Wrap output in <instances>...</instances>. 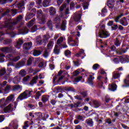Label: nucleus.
Wrapping results in <instances>:
<instances>
[{"mask_svg":"<svg viewBox=\"0 0 129 129\" xmlns=\"http://www.w3.org/2000/svg\"><path fill=\"white\" fill-rule=\"evenodd\" d=\"M64 54L66 56L69 57V56L71 55V51H70L69 50H66L64 52Z\"/></svg>","mask_w":129,"mask_h":129,"instance_id":"nucleus-56","label":"nucleus"},{"mask_svg":"<svg viewBox=\"0 0 129 129\" xmlns=\"http://www.w3.org/2000/svg\"><path fill=\"white\" fill-rule=\"evenodd\" d=\"M50 0H44L42 5L44 8H46V7H49L50 6Z\"/></svg>","mask_w":129,"mask_h":129,"instance_id":"nucleus-30","label":"nucleus"},{"mask_svg":"<svg viewBox=\"0 0 129 129\" xmlns=\"http://www.w3.org/2000/svg\"><path fill=\"white\" fill-rule=\"evenodd\" d=\"M35 115L36 118H37L38 120H42V117L43 116V114L41 112H37L35 113Z\"/></svg>","mask_w":129,"mask_h":129,"instance_id":"nucleus-21","label":"nucleus"},{"mask_svg":"<svg viewBox=\"0 0 129 129\" xmlns=\"http://www.w3.org/2000/svg\"><path fill=\"white\" fill-rule=\"evenodd\" d=\"M6 57V55L4 53H0V62H4L5 59L4 57Z\"/></svg>","mask_w":129,"mask_h":129,"instance_id":"nucleus-52","label":"nucleus"},{"mask_svg":"<svg viewBox=\"0 0 129 129\" xmlns=\"http://www.w3.org/2000/svg\"><path fill=\"white\" fill-rule=\"evenodd\" d=\"M13 100H14V95H10L6 98V100L5 98L0 99V107H4Z\"/></svg>","mask_w":129,"mask_h":129,"instance_id":"nucleus-2","label":"nucleus"},{"mask_svg":"<svg viewBox=\"0 0 129 129\" xmlns=\"http://www.w3.org/2000/svg\"><path fill=\"white\" fill-rule=\"evenodd\" d=\"M23 20V16L20 15L18 16L16 19L12 20L10 19H7L5 21V26L7 28L8 30H6V33L7 35H10L11 38H14L16 36V34L14 32L12 31L14 30V25L18 24L19 22H21Z\"/></svg>","mask_w":129,"mask_h":129,"instance_id":"nucleus-1","label":"nucleus"},{"mask_svg":"<svg viewBox=\"0 0 129 129\" xmlns=\"http://www.w3.org/2000/svg\"><path fill=\"white\" fill-rule=\"evenodd\" d=\"M34 5L35 3H34V2L31 3L30 5L28 6L29 10H31V9L34 7Z\"/></svg>","mask_w":129,"mask_h":129,"instance_id":"nucleus-64","label":"nucleus"},{"mask_svg":"<svg viewBox=\"0 0 129 129\" xmlns=\"http://www.w3.org/2000/svg\"><path fill=\"white\" fill-rule=\"evenodd\" d=\"M81 79H82V77H79L77 78H75L74 79V81H73L74 84H76V83H77L78 82H79V81H80Z\"/></svg>","mask_w":129,"mask_h":129,"instance_id":"nucleus-46","label":"nucleus"},{"mask_svg":"<svg viewBox=\"0 0 129 129\" xmlns=\"http://www.w3.org/2000/svg\"><path fill=\"white\" fill-rule=\"evenodd\" d=\"M100 67V66H99V64L96 63L93 66V69H94V70H97V69H98V68H99Z\"/></svg>","mask_w":129,"mask_h":129,"instance_id":"nucleus-57","label":"nucleus"},{"mask_svg":"<svg viewBox=\"0 0 129 129\" xmlns=\"http://www.w3.org/2000/svg\"><path fill=\"white\" fill-rule=\"evenodd\" d=\"M32 92H33L32 89L26 90L18 96V99L19 100H23V99L28 98V97H30V96L32 95Z\"/></svg>","mask_w":129,"mask_h":129,"instance_id":"nucleus-4","label":"nucleus"},{"mask_svg":"<svg viewBox=\"0 0 129 129\" xmlns=\"http://www.w3.org/2000/svg\"><path fill=\"white\" fill-rule=\"evenodd\" d=\"M67 24V21L66 20H63L61 23V26L60 29L61 31H65L66 30V25Z\"/></svg>","mask_w":129,"mask_h":129,"instance_id":"nucleus-20","label":"nucleus"},{"mask_svg":"<svg viewBox=\"0 0 129 129\" xmlns=\"http://www.w3.org/2000/svg\"><path fill=\"white\" fill-rule=\"evenodd\" d=\"M54 45V41L53 40H50L47 44V47L48 49H52Z\"/></svg>","mask_w":129,"mask_h":129,"instance_id":"nucleus-40","label":"nucleus"},{"mask_svg":"<svg viewBox=\"0 0 129 129\" xmlns=\"http://www.w3.org/2000/svg\"><path fill=\"white\" fill-rule=\"evenodd\" d=\"M17 105H18L17 102H14L11 104H10L8 106L4 109V111L5 113H8V112H12L14 110H16L17 108Z\"/></svg>","mask_w":129,"mask_h":129,"instance_id":"nucleus-5","label":"nucleus"},{"mask_svg":"<svg viewBox=\"0 0 129 129\" xmlns=\"http://www.w3.org/2000/svg\"><path fill=\"white\" fill-rule=\"evenodd\" d=\"M98 80H101L98 84V87L101 89V90H104L105 89V87L103 86V82H105V83H107V77H102L101 76H99L97 78Z\"/></svg>","mask_w":129,"mask_h":129,"instance_id":"nucleus-7","label":"nucleus"},{"mask_svg":"<svg viewBox=\"0 0 129 129\" xmlns=\"http://www.w3.org/2000/svg\"><path fill=\"white\" fill-rule=\"evenodd\" d=\"M69 14H70V12H69V8H67L62 16V17H63L64 19H67L68 17H69Z\"/></svg>","mask_w":129,"mask_h":129,"instance_id":"nucleus-25","label":"nucleus"},{"mask_svg":"<svg viewBox=\"0 0 129 129\" xmlns=\"http://www.w3.org/2000/svg\"><path fill=\"white\" fill-rule=\"evenodd\" d=\"M86 123L89 126H93V121L91 119H88L86 120Z\"/></svg>","mask_w":129,"mask_h":129,"instance_id":"nucleus-33","label":"nucleus"},{"mask_svg":"<svg viewBox=\"0 0 129 129\" xmlns=\"http://www.w3.org/2000/svg\"><path fill=\"white\" fill-rule=\"evenodd\" d=\"M42 53V51L40 50H34L33 55V56H35V57H37V56H39V55H41Z\"/></svg>","mask_w":129,"mask_h":129,"instance_id":"nucleus-38","label":"nucleus"},{"mask_svg":"<svg viewBox=\"0 0 129 129\" xmlns=\"http://www.w3.org/2000/svg\"><path fill=\"white\" fill-rule=\"evenodd\" d=\"M25 5L24 1H21L19 4L17 5V8L18 9H21L22 7H23V6Z\"/></svg>","mask_w":129,"mask_h":129,"instance_id":"nucleus-53","label":"nucleus"},{"mask_svg":"<svg viewBox=\"0 0 129 129\" xmlns=\"http://www.w3.org/2000/svg\"><path fill=\"white\" fill-rule=\"evenodd\" d=\"M49 13L50 16H54L56 14V9L53 7H50L49 8Z\"/></svg>","mask_w":129,"mask_h":129,"instance_id":"nucleus-27","label":"nucleus"},{"mask_svg":"<svg viewBox=\"0 0 129 129\" xmlns=\"http://www.w3.org/2000/svg\"><path fill=\"white\" fill-rule=\"evenodd\" d=\"M60 68L61 69H65L66 70H69V69L71 68V66L67 64V63L62 62L60 64Z\"/></svg>","mask_w":129,"mask_h":129,"instance_id":"nucleus-14","label":"nucleus"},{"mask_svg":"<svg viewBox=\"0 0 129 129\" xmlns=\"http://www.w3.org/2000/svg\"><path fill=\"white\" fill-rule=\"evenodd\" d=\"M81 19V12L80 11L75 13L74 15V20L75 22H80Z\"/></svg>","mask_w":129,"mask_h":129,"instance_id":"nucleus-11","label":"nucleus"},{"mask_svg":"<svg viewBox=\"0 0 129 129\" xmlns=\"http://www.w3.org/2000/svg\"><path fill=\"white\" fill-rule=\"evenodd\" d=\"M94 79V77H93L91 75H90L89 77V78L88 79V83L89 84H91V83H92L93 80Z\"/></svg>","mask_w":129,"mask_h":129,"instance_id":"nucleus-48","label":"nucleus"},{"mask_svg":"<svg viewBox=\"0 0 129 129\" xmlns=\"http://www.w3.org/2000/svg\"><path fill=\"white\" fill-rule=\"evenodd\" d=\"M83 6L84 10H87V9H88V6H89L88 3H83Z\"/></svg>","mask_w":129,"mask_h":129,"instance_id":"nucleus-61","label":"nucleus"},{"mask_svg":"<svg viewBox=\"0 0 129 129\" xmlns=\"http://www.w3.org/2000/svg\"><path fill=\"white\" fill-rule=\"evenodd\" d=\"M35 21H36V19H32L30 22L29 23H28V27L30 28L31 27H32V26H33V25H34V24H35Z\"/></svg>","mask_w":129,"mask_h":129,"instance_id":"nucleus-41","label":"nucleus"},{"mask_svg":"<svg viewBox=\"0 0 129 129\" xmlns=\"http://www.w3.org/2000/svg\"><path fill=\"white\" fill-rule=\"evenodd\" d=\"M23 43H24V42L22 40H19L17 42L16 45H15V47L17 48V49H20V48H21V46H22V45L23 44Z\"/></svg>","mask_w":129,"mask_h":129,"instance_id":"nucleus-34","label":"nucleus"},{"mask_svg":"<svg viewBox=\"0 0 129 129\" xmlns=\"http://www.w3.org/2000/svg\"><path fill=\"white\" fill-rule=\"evenodd\" d=\"M115 46H116V47H118V46L120 45V42L117 38L116 39V40L115 41Z\"/></svg>","mask_w":129,"mask_h":129,"instance_id":"nucleus-62","label":"nucleus"},{"mask_svg":"<svg viewBox=\"0 0 129 129\" xmlns=\"http://www.w3.org/2000/svg\"><path fill=\"white\" fill-rule=\"evenodd\" d=\"M100 30L99 32V36L100 38H107V37H109V36H110L109 33L105 30V26L101 25L100 26Z\"/></svg>","mask_w":129,"mask_h":129,"instance_id":"nucleus-6","label":"nucleus"},{"mask_svg":"<svg viewBox=\"0 0 129 129\" xmlns=\"http://www.w3.org/2000/svg\"><path fill=\"white\" fill-rule=\"evenodd\" d=\"M93 104L94 105V107L96 108H97V107H99V106L100 105V104L97 101H93Z\"/></svg>","mask_w":129,"mask_h":129,"instance_id":"nucleus-45","label":"nucleus"},{"mask_svg":"<svg viewBox=\"0 0 129 129\" xmlns=\"http://www.w3.org/2000/svg\"><path fill=\"white\" fill-rule=\"evenodd\" d=\"M29 80H30V76H27L23 78L22 82L23 83H26V82H27V81H29Z\"/></svg>","mask_w":129,"mask_h":129,"instance_id":"nucleus-51","label":"nucleus"},{"mask_svg":"<svg viewBox=\"0 0 129 129\" xmlns=\"http://www.w3.org/2000/svg\"><path fill=\"white\" fill-rule=\"evenodd\" d=\"M49 39H50V36L49 35H44L42 41H43V43L45 44V43H47V40H49Z\"/></svg>","mask_w":129,"mask_h":129,"instance_id":"nucleus-39","label":"nucleus"},{"mask_svg":"<svg viewBox=\"0 0 129 129\" xmlns=\"http://www.w3.org/2000/svg\"><path fill=\"white\" fill-rule=\"evenodd\" d=\"M120 23L121 25H122V26H127L128 25V23H127V21L125 18L122 19L120 21Z\"/></svg>","mask_w":129,"mask_h":129,"instance_id":"nucleus-32","label":"nucleus"},{"mask_svg":"<svg viewBox=\"0 0 129 129\" xmlns=\"http://www.w3.org/2000/svg\"><path fill=\"white\" fill-rule=\"evenodd\" d=\"M12 54H9L7 55V59H9L10 62L8 63L7 66H14V64L12 62H17V61H19L20 59H21V57L20 56H17L14 58L12 59L11 57H12Z\"/></svg>","mask_w":129,"mask_h":129,"instance_id":"nucleus-9","label":"nucleus"},{"mask_svg":"<svg viewBox=\"0 0 129 129\" xmlns=\"http://www.w3.org/2000/svg\"><path fill=\"white\" fill-rule=\"evenodd\" d=\"M33 62H34V58L29 57L27 60V66H30V65H32Z\"/></svg>","mask_w":129,"mask_h":129,"instance_id":"nucleus-36","label":"nucleus"},{"mask_svg":"<svg viewBox=\"0 0 129 129\" xmlns=\"http://www.w3.org/2000/svg\"><path fill=\"white\" fill-rule=\"evenodd\" d=\"M35 42L37 45H42L44 43V41L42 40V38H41L40 36H37L36 37Z\"/></svg>","mask_w":129,"mask_h":129,"instance_id":"nucleus-17","label":"nucleus"},{"mask_svg":"<svg viewBox=\"0 0 129 129\" xmlns=\"http://www.w3.org/2000/svg\"><path fill=\"white\" fill-rule=\"evenodd\" d=\"M69 41L70 42H74V43H72V46H78V44H77V43H78V38H76V40H74L72 38H69Z\"/></svg>","mask_w":129,"mask_h":129,"instance_id":"nucleus-19","label":"nucleus"},{"mask_svg":"<svg viewBox=\"0 0 129 129\" xmlns=\"http://www.w3.org/2000/svg\"><path fill=\"white\" fill-rule=\"evenodd\" d=\"M37 19L40 21V24H45V23H46L45 15L43 14V12L41 10L37 11Z\"/></svg>","mask_w":129,"mask_h":129,"instance_id":"nucleus-10","label":"nucleus"},{"mask_svg":"<svg viewBox=\"0 0 129 129\" xmlns=\"http://www.w3.org/2000/svg\"><path fill=\"white\" fill-rule=\"evenodd\" d=\"M65 76H67V77H68L69 75H68V73L66 72H62V71H60L57 75L55 76L54 78L53 79V82H55V81H57V82H59L60 80H62Z\"/></svg>","mask_w":129,"mask_h":129,"instance_id":"nucleus-3","label":"nucleus"},{"mask_svg":"<svg viewBox=\"0 0 129 129\" xmlns=\"http://www.w3.org/2000/svg\"><path fill=\"white\" fill-rule=\"evenodd\" d=\"M19 34H22V35H25L29 33V30L27 27H24L21 30H19Z\"/></svg>","mask_w":129,"mask_h":129,"instance_id":"nucleus-15","label":"nucleus"},{"mask_svg":"<svg viewBox=\"0 0 129 129\" xmlns=\"http://www.w3.org/2000/svg\"><path fill=\"white\" fill-rule=\"evenodd\" d=\"M37 30H38V28H37V26L35 25L31 28V33H34L36 32Z\"/></svg>","mask_w":129,"mask_h":129,"instance_id":"nucleus-60","label":"nucleus"},{"mask_svg":"<svg viewBox=\"0 0 129 129\" xmlns=\"http://www.w3.org/2000/svg\"><path fill=\"white\" fill-rule=\"evenodd\" d=\"M116 49V48H115V46L114 45H112L110 47L111 51H114L115 53H116L117 54H123L125 53V52H126V50H124L122 49H120V51H115Z\"/></svg>","mask_w":129,"mask_h":129,"instance_id":"nucleus-12","label":"nucleus"},{"mask_svg":"<svg viewBox=\"0 0 129 129\" xmlns=\"http://www.w3.org/2000/svg\"><path fill=\"white\" fill-rule=\"evenodd\" d=\"M109 90L111 91H115L116 90V85L115 84H109L108 86Z\"/></svg>","mask_w":129,"mask_h":129,"instance_id":"nucleus-18","label":"nucleus"},{"mask_svg":"<svg viewBox=\"0 0 129 129\" xmlns=\"http://www.w3.org/2000/svg\"><path fill=\"white\" fill-rule=\"evenodd\" d=\"M34 16H35V14L34 13L27 14L25 17L26 21H29V20H31V19H32V18H33Z\"/></svg>","mask_w":129,"mask_h":129,"instance_id":"nucleus-24","label":"nucleus"},{"mask_svg":"<svg viewBox=\"0 0 129 129\" xmlns=\"http://www.w3.org/2000/svg\"><path fill=\"white\" fill-rule=\"evenodd\" d=\"M82 54H85V53H84V50L83 49H80V52L78 53H77L76 56H77V57H80Z\"/></svg>","mask_w":129,"mask_h":129,"instance_id":"nucleus-47","label":"nucleus"},{"mask_svg":"<svg viewBox=\"0 0 129 129\" xmlns=\"http://www.w3.org/2000/svg\"><path fill=\"white\" fill-rule=\"evenodd\" d=\"M47 25L49 29H50V30H52V29H53V24H52V21H48L47 23Z\"/></svg>","mask_w":129,"mask_h":129,"instance_id":"nucleus-42","label":"nucleus"},{"mask_svg":"<svg viewBox=\"0 0 129 129\" xmlns=\"http://www.w3.org/2000/svg\"><path fill=\"white\" fill-rule=\"evenodd\" d=\"M37 79L38 76H35L34 78H33L32 80L31 81L30 83V85H31V86H33V85L36 84V83H37Z\"/></svg>","mask_w":129,"mask_h":129,"instance_id":"nucleus-22","label":"nucleus"},{"mask_svg":"<svg viewBox=\"0 0 129 129\" xmlns=\"http://www.w3.org/2000/svg\"><path fill=\"white\" fill-rule=\"evenodd\" d=\"M107 6L109 9L113 8V0H109L107 3Z\"/></svg>","mask_w":129,"mask_h":129,"instance_id":"nucleus-35","label":"nucleus"},{"mask_svg":"<svg viewBox=\"0 0 129 129\" xmlns=\"http://www.w3.org/2000/svg\"><path fill=\"white\" fill-rule=\"evenodd\" d=\"M79 71H84V70H83L82 69H79L78 70H77L74 72L73 76H77V75H78V74H79V73H80V72H79Z\"/></svg>","mask_w":129,"mask_h":129,"instance_id":"nucleus-44","label":"nucleus"},{"mask_svg":"<svg viewBox=\"0 0 129 129\" xmlns=\"http://www.w3.org/2000/svg\"><path fill=\"white\" fill-rule=\"evenodd\" d=\"M42 119L43 120H46V119H47V118H48V117H49V115H48L47 114H45V113H42Z\"/></svg>","mask_w":129,"mask_h":129,"instance_id":"nucleus-54","label":"nucleus"},{"mask_svg":"<svg viewBox=\"0 0 129 129\" xmlns=\"http://www.w3.org/2000/svg\"><path fill=\"white\" fill-rule=\"evenodd\" d=\"M120 76V75H119V73L118 72L115 71L112 74V77L113 79H117L118 78H119Z\"/></svg>","mask_w":129,"mask_h":129,"instance_id":"nucleus-23","label":"nucleus"},{"mask_svg":"<svg viewBox=\"0 0 129 129\" xmlns=\"http://www.w3.org/2000/svg\"><path fill=\"white\" fill-rule=\"evenodd\" d=\"M49 100V97L48 96H43L42 97V101L45 103V102H47Z\"/></svg>","mask_w":129,"mask_h":129,"instance_id":"nucleus-43","label":"nucleus"},{"mask_svg":"<svg viewBox=\"0 0 129 129\" xmlns=\"http://www.w3.org/2000/svg\"><path fill=\"white\" fill-rule=\"evenodd\" d=\"M0 51L5 53V54H8V53H13V54H15V53H16V48L12 46L4 47L1 48Z\"/></svg>","mask_w":129,"mask_h":129,"instance_id":"nucleus-8","label":"nucleus"},{"mask_svg":"<svg viewBox=\"0 0 129 129\" xmlns=\"http://www.w3.org/2000/svg\"><path fill=\"white\" fill-rule=\"evenodd\" d=\"M119 60L121 63L122 64L129 62V56H124L123 57L120 56L119 57Z\"/></svg>","mask_w":129,"mask_h":129,"instance_id":"nucleus-13","label":"nucleus"},{"mask_svg":"<svg viewBox=\"0 0 129 129\" xmlns=\"http://www.w3.org/2000/svg\"><path fill=\"white\" fill-rule=\"evenodd\" d=\"M6 73V69L3 68L0 71V76H3Z\"/></svg>","mask_w":129,"mask_h":129,"instance_id":"nucleus-58","label":"nucleus"},{"mask_svg":"<svg viewBox=\"0 0 129 129\" xmlns=\"http://www.w3.org/2000/svg\"><path fill=\"white\" fill-rule=\"evenodd\" d=\"M66 7H67V4H64L63 5H61L60 8H59V11L60 12H63V11H64V9H65V8H66Z\"/></svg>","mask_w":129,"mask_h":129,"instance_id":"nucleus-55","label":"nucleus"},{"mask_svg":"<svg viewBox=\"0 0 129 129\" xmlns=\"http://www.w3.org/2000/svg\"><path fill=\"white\" fill-rule=\"evenodd\" d=\"M19 74H20V76L24 77V76H25V75H26V74H27V73H26V71H25V70H22L20 72Z\"/></svg>","mask_w":129,"mask_h":129,"instance_id":"nucleus-49","label":"nucleus"},{"mask_svg":"<svg viewBox=\"0 0 129 129\" xmlns=\"http://www.w3.org/2000/svg\"><path fill=\"white\" fill-rule=\"evenodd\" d=\"M25 63H26L25 60H22L21 61L19 62L17 64V66L16 67V68L18 69V68H20V67H23V66H24V65H25Z\"/></svg>","mask_w":129,"mask_h":129,"instance_id":"nucleus-26","label":"nucleus"},{"mask_svg":"<svg viewBox=\"0 0 129 129\" xmlns=\"http://www.w3.org/2000/svg\"><path fill=\"white\" fill-rule=\"evenodd\" d=\"M53 52H54V54H56L57 55H58V54H59L60 51L59 50H58V45L55 46Z\"/></svg>","mask_w":129,"mask_h":129,"instance_id":"nucleus-50","label":"nucleus"},{"mask_svg":"<svg viewBox=\"0 0 129 129\" xmlns=\"http://www.w3.org/2000/svg\"><path fill=\"white\" fill-rule=\"evenodd\" d=\"M64 40V38H63V37H60L57 41L56 42V45L57 46V47L61 46V43H62V42H63V40Z\"/></svg>","mask_w":129,"mask_h":129,"instance_id":"nucleus-37","label":"nucleus"},{"mask_svg":"<svg viewBox=\"0 0 129 129\" xmlns=\"http://www.w3.org/2000/svg\"><path fill=\"white\" fill-rule=\"evenodd\" d=\"M22 86L16 85V86H13V90L15 91L17 90H19V91H22Z\"/></svg>","mask_w":129,"mask_h":129,"instance_id":"nucleus-31","label":"nucleus"},{"mask_svg":"<svg viewBox=\"0 0 129 129\" xmlns=\"http://www.w3.org/2000/svg\"><path fill=\"white\" fill-rule=\"evenodd\" d=\"M43 56L44 58H47L49 56V52H48V50H47V49H46L44 51Z\"/></svg>","mask_w":129,"mask_h":129,"instance_id":"nucleus-59","label":"nucleus"},{"mask_svg":"<svg viewBox=\"0 0 129 129\" xmlns=\"http://www.w3.org/2000/svg\"><path fill=\"white\" fill-rule=\"evenodd\" d=\"M11 90H12V87L11 86L7 85L4 89L5 94H7V93H9Z\"/></svg>","mask_w":129,"mask_h":129,"instance_id":"nucleus-29","label":"nucleus"},{"mask_svg":"<svg viewBox=\"0 0 129 129\" xmlns=\"http://www.w3.org/2000/svg\"><path fill=\"white\" fill-rule=\"evenodd\" d=\"M28 121H26L24 123V125L23 126V129H27V127H29V125H28Z\"/></svg>","mask_w":129,"mask_h":129,"instance_id":"nucleus-63","label":"nucleus"},{"mask_svg":"<svg viewBox=\"0 0 129 129\" xmlns=\"http://www.w3.org/2000/svg\"><path fill=\"white\" fill-rule=\"evenodd\" d=\"M21 82V77L20 76H17L14 78L13 82L15 84H18L19 82Z\"/></svg>","mask_w":129,"mask_h":129,"instance_id":"nucleus-28","label":"nucleus"},{"mask_svg":"<svg viewBox=\"0 0 129 129\" xmlns=\"http://www.w3.org/2000/svg\"><path fill=\"white\" fill-rule=\"evenodd\" d=\"M33 44H32V42H28L24 43L23 45V48L25 50H30L31 48H32V45Z\"/></svg>","mask_w":129,"mask_h":129,"instance_id":"nucleus-16","label":"nucleus"}]
</instances>
